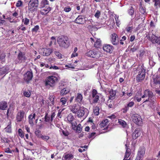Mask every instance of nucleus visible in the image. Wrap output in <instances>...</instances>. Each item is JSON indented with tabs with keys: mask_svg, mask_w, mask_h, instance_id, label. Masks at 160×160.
<instances>
[{
	"mask_svg": "<svg viewBox=\"0 0 160 160\" xmlns=\"http://www.w3.org/2000/svg\"><path fill=\"white\" fill-rule=\"evenodd\" d=\"M59 78L58 76L51 75L48 76L44 81L45 86L48 88H53L59 80Z\"/></svg>",
	"mask_w": 160,
	"mask_h": 160,
	"instance_id": "obj_1",
	"label": "nucleus"
},
{
	"mask_svg": "<svg viewBox=\"0 0 160 160\" xmlns=\"http://www.w3.org/2000/svg\"><path fill=\"white\" fill-rule=\"evenodd\" d=\"M57 42L60 47L65 48H68L70 45V42L68 37L64 35L59 37L57 39Z\"/></svg>",
	"mask_w": 160,
	"mask_h": 160,
	"instance_id": "obj_2",
	"label": "nucleus"
},
{
	"mask_svg": "<svg viewBox=\"0 0 160 160\" xmlns=\"http://www.w3.org/2000/svg\"><path fill=\"white\" fill-rule=\"evenodd\" d=\"M38 3V0H30L28 4V10L32 12L37 11Z\"/></svg>",
	"mask_w": 160,
	"mask_h": 160,
	"instance_id": "obj_3",
	"label": "nucleus"
},
{
	"mask_svg": "<svg viewBox=\"0 0 160 160\" xmlns=\"http://www.w3.org/2000/svg\"><path fill=\"white\" fill-rule=\"evenodd\" d=\"M132 121L136 125L139 126H142L143 119L140 115L137 113L134 114L132 115Z\"/></svg>",
	"mask_w": 160,
	"mask_h": 160,
	"instance_id": "obj_4",
	"label": "nucleus"
},
{
	"mask_svg": "<svg viewBox=\"0 0 160 160\" xmlns=\"http://www.w3.org/2000/svg\"><path fill=\"white\" fill-rule=\"evenodd\" d=\"M85 55L88 57L96 58H98L100 56V53L98 51L95 49L87 52Z\"/></svg>",
	"mask_w": 160,
	"mask_h": 160,
	"instance_id": "obj_5",
	"label": "nucleus"
},
{
	"mask_svg": "<svg viewBox=\"0 0 160 160\" xmlns=\"http://www.w3.org/2000/svg\"><path fill=\"white\" fill-rule=\"evenodd\" d=\"M146 97H148V99L145 101V102L149 101V100H152L154 98V95L152 92L149 89H146L143 92V95L141 98H144Z\"/></svg>",
	"mask_w": 160,
	"mask_h": 160,
	"instance_id": "obj_6",
	"label": "nucleus"
},
{
	"mask_svg": "<svg viewBox=\"0 0 160 160\" xmlns=\"http://www.w3.org/2000/svg\"><path fill=\"white\" fill-rule=\"evenodd\" d=\"M27 59L25 53L24 52L20 51L18 54L16 61L18 63H23L25 62Z\"/></svg>",
	"mask_w": 160,
	"mask_h": 160,
	"instance_id": "obj_7",
	"label": "nucleus"
},
{
	"mask_svg": "<svg viewBox=\"0 0 160 160\" xmlns=\"http://www.w3.org/2000/svg\"><path fill=\"white\" fill-rule=\"evenodd\" d=\"M110 40L111 43L113 45H118L119 41L118 36L116 33H113L110 35Z\"/></svg>",
	"mask_w": 160,
	"mask_h": 160,
	"instance_id": "obj_8",
	"label": "nucleus"
},
{
	"mask_svg": "<svg viewBox=\"0 0 160 160\" xmlns=\"http://www.w3.org/2000/svg\"><path fill=\"white\" fill-rule=\"evenodd\" d=\"M145 73L146 70L144 68L142 67L136 77V80L137 82H141L144 79L145 77Z\"/></svg>",
	"mask_w": 160,
	"mask_h": 160,
	"instance_id": "obj_9",
	"label": "nucleus"
},
{
	"mask_svg": "<svg viewBox=\"0 0 160 160\" xmlns=\"http://www.w3.org/2000/svg\"><path fill=\"white\" fill-rule=\"evenodd\" d=\"M25 112L22 110H20L16 115V119L17 122H19L23 120Z\"/></svg>",
	"mask_w": 160,
	"mask_h": 160,
	"instance_id": "obj_10",
	"label": "nucleus"
},
{
	"mask_svg": "<svg viewBox=\"0 0 160 160\" xmlns=\"http://www.w3.org/2000/svg\"><path fill=\"white\" fill-rule=\"evenodd\" d=\"M33 77V74L32 72L28 71L26 73L24 74V80L27 83H28Z\"/></svg>",
	"mask_w": 160,
	"mask_h": 160,
	"instance_id": "obj_11",
	"label": "nucleus"
},
{
	"mask_svg": "<svg viewBox=\"0 0 160 160\" xmlns=\"http://www.w3.org/2000/svg\"><path fill=\"white\" fill-rule=\"evenodd\" d=\"M39 51L40 52L41 54L43 56H48L52 52V50L50 48H42L40 49Z\"/></svg>",
	"mask_w": 160,
	"mask_h": 160,
	"instance_id": "obj_12",
	"label": "nucleus"
},
{
	"mask_svg": "<svg viewBox=\"0 0 160 160\" xmlns=\"http://www.w3.org/2000/svg\"><path fill=\"white\" fill-rule=\"evenodd\" d=\"M153 81L150 83L151 87L153 88L155 87L157 85L160 84V78L158 75L153 78Z\"/></svg>",
	"mask_w": 160,
	"mask_h": 160,
	"instance_id": "obj_13",
	"label": "nucleus"
},
{
	"mask_svg": "<svg viewBox=\"0 0 160 160\" xmlns=\"http://www.w3.org/2000/svg\"><path fill=\"white\" fill-rule=\"evenodd\" d=\"M158 37L157 36L155 35L152 34L151 36L149 34H146V38H147L153 44H155Z\"/></svg>",
	"mask_w": 160,
	"mask_h": 160,
	"instance_id": "obj_14",
	"label": "nucleus"
},
{
	"mask_svg": "<svg viewBox=\"0 0 160 160\" xmlns=\"http://www.w3.org/2000/svg\"><path fill=\"white\" fill-rule=\"evenodd\" d=\"M103 49L106 52L111 53L112 52L114 47L110 44H105L103 46Z\"/></svg>",
	"mask_w": 160,
	"mask_h": 160,
	"instance_id": "obj_15",
	"label": "nucleus"
},
{
	"mask_svg": "<svg viewBox=\"0 0 160 160\" xmlns=\"http://www.w3.org/2000/svg\"><path fill=\"white\" fill-rule=\"evenodd\" d=\"M75 22L79 24H83L85 22L84 16L81 15H78L75 20Z\"/></svg>",
	"mask_w": 160,
	"mask_h": 160,
	"instance_id": "obj_16",
	"label": "nucleus"
},
{
	"mask_svg": "<svg viewBox=\"0 0 160 160\" xmlns=\"http://www.w3.org/2000/svg\"><path fill=\"white\" fill-rule=\"evenodd\" d=\"M141 133V131L139 128H137L134 130L132 134L133 139H136L140 136Z\"/></svg>",
	"mask_w": 160,
	"mask_h": 160,
	"instance_id": "obj_17",
	"label": "nucleus"
},
{
	"mask_svg": "<svg viewBox=\"0 0 160 160\" xmlns=\"http://www.w3.org/2000/svg\"><path fill=\"white\" fill-rule=\"evenodd\" d=\"M75 118L74 116L71 114H69L68 115L67 117V120L68 122L71 124L72 126H74L75 127H76V125H77V122H73L72 121L74 120Z\"/></svg>",
	"mask_w": 160,
	"mask_h": 160,
	"instance_id": "obj_18",
	"label": "nucleus"
},
{
	"mask_svg": "<svg viewBox=\"0 0 160 160\" xmlns=\"http://www.w3.org/2000/svg\"><path fill=\"white\" fill-rule=\"evenodd\" d=\"M87 109L83 107L80 108L77 112V116L78 117H81L83 116L85 112H87Z\"/></svg>",
	"mask_w": 160,
	"mask_h": 160,
	"instance_id": "obj_19",
	"label": "nucleus"
},
{
	"mask_svg": "<svg viewBox=\"0 0 160 160\" xmlns=\"http://www.w3.org/2000/svg\"><path fill=\"white\" fill-rule=\"evenodd\" d=\"M40 9V13L43 15H46L51 10V8L48 6H46L44 8Z\"/></svg>",
	"mask_w": 160,
	"mask_h": 160,
	"instance_id": "obj_20",
	"label": "nucleus"
},
{
	"mask_svg": "<svg viewBox=\"0 0 160 160\" xmlns=\"http://www.w3.org/2000/svg\"><path fill=\"white\" fill-rule=\"evenodd\" d=\"M69 109L73 113H76L78 110L79 107L76 104H74L69 106Z\"/></svg>",
	"mask_w": 160,
	"mask_h": 160,
	"instance_id": "obj_21",
	"label": "nucleus"
},
{
	"mask_svg": "<svg viewBox=\"0 0 160 160\" xmlns=\"http://www.w3.org/2000/svg\"><path fill=\"white\" fill-rule=\"evenodd\" d=\"M126 146V148L127 149L126 152L125 153L124 158L123 160H130V158H129L130 155L131 154L130 152V149L127 148V145H125Z\"/></svg>",
	"mask_w": 160,
	"mask_h": 160,
	"instance_id": "obj_22",
	"label": "nucleus"
},
{
	"mask_svg": "<svg viewBox=\"0 0 160 160\" xmlns=\"http://www.w3.org/2000/svg\"><path fill=\"white\" fill-rule=\"evenodd\" d=\"M36 116L35 113H33V115L30 114L28 116V122L29 124L31 126H33L34 124V121L35 120V117Z\"/></svg>",
	"mask_w": 160,
	"mask_h": 160,
	"instance_id": "obj_23",
	"label": "nucleus"
},
{
	"mask_svg": "<svg viewBox=\"0 0 160 160\" xmlns=\"http://www.w3.org/2000/svg\"><path fill=\"white\" fill-rule=\"evenodd\" d=\"M8 104L5 101H2L0 102V110H6L8 108Z\"/></svg>",
	"mask_w": 160,
	"mask_h": 160,
	"instance_id": "obj_24",
	"label": "nucleus"
},
{
	"mask_svg": "<svg viewBox=\"0 0 160 160\" xmlns=\"http://www.w3.org/2000/svg\"><path fill=\"white\" fill-rule=\"evenodd\" d=\"M109 99L108 100V102L109 100H113L115 98V96L116 95V93L115 91L112 89H111L109 91Z\"/></svg>",
	"mask_w": 160,
	"mask_h": 160,
	"instance_id": "obj_25",
	"label": "nucleus"
},
{
	"mask_svg": "<svg viewBox=\"0 0 160 160\" xmlns=\"http://www.w3.org/2000/svg\"><path fill=\"white\" fill-rule=\"evenodd\" d=\"M83 97L82 95L80 93H78L75 100L81 104L82 102Z\"/></svg>",
	"mask_w": 160,
	"mask_h": 160,
	"instance_id": "obj_26",
	"label": "nucleus"
},
{
	"mask_svg": "<svg viewBox=\"0 0 160 160\" xmlns=\"http://www.w3.org/2000/svg\"><path fill=\"white\" fill-rule=\"evenodd\" d=\"M145 148L144 147H140L139 148L137 154L143 157L145 154Z\"/></svg>",
	"mask_w": 160,
	"mask_h": 160,
	"instance_id": "obj_27",
	"label": "nucleus"
},
{
	"mask_svg": "<svg viewBox=\"0 0 160 160\" xmlns=\"http://www.w3.org/2000/svg\"><path fill=\"white\" fill-rule=\"evenodd\" d=\"M70 89L69 88H65L62 89L60 92L61 96H64L68 93L70 91Z\"/></svg>",
	"mask_w": 160,
	"mask_h": 160,
	"instance_id": "obj_28",
	"label": "nucleus"
},
{
	"mask_svg": "<svg viewBox=\"0 0 160 160\" xmlns=\"http://www.w3.org/2000/svg\"><path fill=\"white\" fill-rule=\"evenodd\" d=\"M73 158V156L72 154H67L63 156L62 159L63 160H69Z\"/></svg>",
	"mask_w": 160,
	"mask_h": 160,
	"instance_id": "obj_29",
	"label": "nucleus"
},
{
	"mask_svg": "<svg viewBox=\"0 0 160 160\" xmlns=\"http://www.w3.org/2000/svg\"><path fill=\"white\" fill-rule=\"evenodd\" d=\"M49 4V2L48 0H42L40 3V8H44L47 5Z\"/></svg>",
	"mask_w": 160,
	"mask_h": 160,
	"instance_id": "obj_30",
	"label": "nucleus"
},
{
	"mask_svg": "<svg viewBox=\"0 0 160 160\" xmlns=\"http://www.w3.org/2000/svg\"><path fill=\"white\" fill-rule=\"evenodd\" d=\"M73 129L75 130L78 133H80L82 131V127L81 124H79L77 127H73Z\"/></svg>",
	"mask_w": 160,
	"mask_h": 160,
	"instance_id": "obj_31",
	"label": "nucleus"
},
{
	"mask_svg": "<svg viewBox=\"0 0 160 160\" xmlns=\"http://www.w3.org/2000/svg\"><path fill=\"white\" fill-rule=\"evenodd\" d=\"M8 71V69L6 67H3L0 68V75H2L4 74L7 73Z\"/></svg>",
	"mask_w": 160,
	"mask_h": 160,
	"instance_id": "obj_32",
	"label": "nucleus"
},
{
	"mask_svg": "<svg viewBox=\"0 0 160 160\" xmlns=\"http://www.w3.org/2000/svg\"><path fill=\"white\" fill-rule=\"evenodd\" d=\"M101 46V41L100 39H97L94 44L95 47L97 48H100Z\"/></svg>",
	"mask_w": 160,
	"mask_h": 160,
	"instance_id": "obj_33",
	"label": "nucleus"
},
{
	"mask_svg": "<svg viewBox=\"0 0 160 160\" xmlns=\"http://www.w3.org/2000/svg\"><path fill=\"white\" fill-rule=\"evenodd\" d=\"M87 28L90 31H92L93 30H96L98 29L96 27V26L92 24L89 25L87 27Z\"/></svg>",
	"mask_w": 160,
	"mask_h": 160,
	"instance_id": "obj_34",
	"label": "nucleus"
},
{
	"mask_svg": "<svg viewBox=\"0 0 160 160\" xmlns=\"http://www.w3.org/2000/svg\"><path fill=\"white\" fill-rule=\"evenodd\" d=\"M108 123V119H106L103 120L100 124V127H104L107 126Z\"/></svg>",
	"mask_w": 160,
	"mask_h": 160,
	"instance_id": "obj_35",
	"label": "nucleus"
},
{
	"mask_svg": "<svg viewBox=\"0 0 160 160\" xmlns=\"http://www.w3.org/2000/svg\"><path fill=\"white\" fill-rule=\"evenodd\" d=\"M100 108L98 106L94 107L93 108V113L96 116L98 115L99 114Z\"/></svg>",
	"mask_w": 160,
	"mask_h": 160,
	"instance_id": "obj_36",
	"label": "nucleus"
},
{
	"mask_svg": "<svg viewBox=\"0 0 160 160\" xmlns=\"http://www.w3.org/2000/svg\"><path fill=\"white\" fill-rule=\"evenodd\" d=\"M139 12L143 14H144L145 13L146 14V12L145 8H144L141 4L140 5L139 7Z\"/></svg>",
	"mask_w": 160,
	"mask_h": 160,
	"instance_id": "obj_37",
	"label": "nucleus"
},
{
	"mask_svg": "<svg viewBox=\"0 0 160 160\" xmlns=\"http://www.w3.org/2000/svg\"><path fill=\"white\" fill-rule=\"evenodd\" d=\"M18 135L20 137L22 138H24V133L21 129L19 128L18 130Z\"/></svg>",
	"mask_w": 160,
	"mask_h": 160,
	"instance_id": "obj_38",
	"label": "nucleus"
},
{
	"mask_svg": "<svg viewBox=\"0 0 160 160\" xmlns=\"http://www.w3.org/2000/svg\"><path fill=\"white\" fill-rule=\"evenodd\" d=\"M118 123L123 128L125 127L127 125L126 122L125 121L122 119L118 120Z\"/></svg>",
	"mask_w": 160,
	"mask_h": 160,
	"instance_id": "obj_39",
	"label": "nucleus"
},
{
	"mask_svg": "<svg viewBox=\"0 0 160 160\" xmlns=\"http://www.w3.org/2000/svg\"><path fill=\"white\" fill-rule=\"evenodd\" d=\"M22 22L25 25H27L29 23V19L27 18H22Z\"/></svg>",
	"mask_w": 160,
	"mask_h": 160,
	"instance_id": "obj_40",
	"label": "nucleus"
},
{
	"mask_svg": "<svg viewBox=\"0 0 160 160\" xmlns=\"http://www.w3.org/2000/svg\"><path fill=\"white\" fill-rule=\"evenodd\" d=\"M50 117L48 113H46L44 117V121L46 122H48L50 120Z\"/></svg>",
	"mask_w": 160,
	"mask_h": 160,
	"instance_id": "obj_41",
	"label": "nucleus"
},
{
	"mask_svg": "<svg viewBox=\"0 0 160 160\" xmlns=\"http://www.w3.org/2000/svg\"><path fill=\"white\" fill-rule=\"evenodd\" d=\"M49 100L50 101V102H48V105H54V98L53 96H50L49 97Z\"/></svg>",
	"mask_w": 160,
	"mask_h": 160,
	"instance_id": "obj_42",
	"label": "nucleus"
},
{
	"mask_svg": "<svg viewBox=\"0 0 160 160\" xmlns=\"http://www.w3.org/2000/svg\"><path fill=\"white\" fill-rule=\"evenodd\" d=\"M67 101V99L65 98H62L60 100V102L62 103V105H63L64 106L67 105H65Z\"/></svg>",
	"mask_w": 160,
	"mask_h": 160,
	"instance_id": "obj_43",
	"label": "nucleus"
},
{
	"mask_svg": "<svg viewBox=\"0 0 160 160\" xmlns=\"http://www.w3.org/2000/svg\"><path fill=\"white\" fill-rule=\"evenodd\" d=\"M41 132L39 129H37L35 132V134L38 138H40L42 134L41 133Z\"/></svg>",
	"mask_w": 160,
	"mask_h": 160,
	"instance_id": "obj_44",
	"label": "nucleus"
},
{
	"mask_svg": "<svg viewBox=\"0 0 160 160\" xmlns=\"http://www.w3.org/2000/svg\"><path fill=\"white\" fill-rule=\"evenodd\" d=\"M114 17L115 19L117 25L118 27H119L120 24V21L119 19V17L118 16L115 15Z\"/></svg>",
	"mask_w": 160,
	"mask_h": 160,
	"instance_id": "obj_45",
	"label": "nucleus"
},
{
	"mask_svg": "<svg viewBox=\"0 0 160 160\" xmlns=\"http://www.w3.org/2000/svg\"><path fill=\"white\" fill-rule=\"evenodd\" d=\"M153 2H154V6L157 8L158 6L160 7V0H154Z\"/></svg>",
	"mask_w": 160,
	"mask_h": 160,
	"instance_id": "obj_46",
	"label": "nucleus"
},
{
	"mask_svg": "<svg viewBox=\"0 0 160 160\" xmlns=\"http://www.w3.org/2000/svg\"><path fill=\"white\" fill-rule=\"evenodd\" d=\"M23 93L25 96L28 98L30 97L31 92L30 91H24Z\"/></svg>",
	"mask_w": 160,
	"mask_h": 160,
	"instance_id": "obj_47",
	"label": "nucleus"
},
{
	"mask_svg": "<svg viewBox=\"0 0 160 160\" xmlns=\"http://www.w3.org/2000/svg\"><path fill=\"white\" fill-rule=\"evenodd\" d=\"M40 138H41L42 140L44 141H47L49 139V137L48 136L43 135H42Z\"/></svg>",
	"mask_w": 160,
	"mask_h": 160,
	"instance_id": "obj_48",
	"label": "nucleus"
},
{
	"mask_svg": "<svg viewBox=\"0 0 160 160\" xmlns=\"http://www.w3.org/2000/svg\"><path fill=\"white\" fill-rule=\"evenodd\" d=\"M39 29V27L38 25H37L35 26L34 27L32 28V32H37L38 30Z\"/></svg>",
	"mask_w": 160,
	"mask_h": 160,
	"instance_id": "obj_49",
	"label": "nucleus"
},
{
	"mask_svg": "<svg viewBox=\"0 0 160 160\" xmlns=\"http://www.w3.org/2000/svg\"><path fill=\"white\" fill-rule=\"evenodd\" d=\"M11 121L9 122L8 123V125L7 127L6 128V129L7 130H8L7 132H11Z\"/></svg>",
	"mask_w": 160,
	"mask_h": 160,
	"instance_id": "obj_50",
	"label": "nucleus"
},
{
	"mask_svg": "<svg viewBox=\"0 0 160 160\" xmlns=\"http://www.w3.org/2000/svg\"><path fill=\"white\" fill-rule=\"evenodd\" d=\"M134 12V9L132 7H131L130 9L128 11V13L130 15L132 16L133 15Z\"/></svg>",
	"mask_w": 160,
	"mask_h": 160,
	"instance_id": "obj_51",
	"label": "nucleus"
},
{
	"mask_svg": "<svg viewBox=\"0 0 160 160\" xmlns=\"http://www.w3.org/2000/svg\"><path fill=\"white\" fill-rule=\"evenodd\" d=\"M23 2L21 0H18L17 2L16 6L17 7H19L22 6Z\"/></svg>",
	"mask_w": 160,
	"mask_h": 160,
	"instance_id": "obj_52",
	"label": "nucleus"
},
{
	"mask_svg": "<svg viewBox=\"0 0 160 160\" xmlns=\"http://www.w3.org/2000/svg\"><path fill=\"white\" fill-rule=\"evenodd\" d=\"M93 98L94 99L93 101V103H96L98 102L99 100V96L98 95H97Z\"/></svg>",
	"mask_w": 160,
	"mask_h": 160,
	"instance_id": "obj_53",
	"label": "nucleus"
},
{
	"mask_svg": "<svg viewBox=\"0 0 160 160\" xmlns=\"http://www.w3.org/2000/svg\"><path fill=\"white\" fill-rule=\"evenodd\" d=\"M133 29V28L132 26H128L126 28V31L128 32H131Z\"/></svg>",
	"mask_w": 160,
	"mask_h": 160,
	"instance_id": "obj_54",
	"label": "nucleus"
},
{
	"mask_svg": "<svg viewBox=\"0 0 160 160\" xmlns=\"http://www.w3.org/2000/svg\"><path fill=\"white\" fill-rule=\"evenodd\" d=\"M17 29L18 30L19 29H21V30L23 31H25L26 30V27L24 26L22 24L21 25L18 27Z\"/></svg>",
	"mask_w": 160,
	"mask_h": 160,
	"instance_id": "obj_55",
	"label": "nucleus"
},
{
	"mask_svg": "<svg viewBox=\"0 0 160 160\" xmlns=\"http://www.w3.org/2000/svg\"><path fill=\"white\" fill-rule=\"evenodd\" d=\"M14 152V150H10L9 148H6L5 149V152L7 153H12V152Z\"/></svg>",
	"mask_w": 160,
	"mask_h": 160,
	"instance_id": "obj_56",
	"label": "nucleus"
},
{
	"mask_svg": "<svg viewBox=\"0 0 160 160\" xmlns=\"http://www.w3.org/2000/svg\"><path fill=\"white\" fill-rule=\"evenodd\" d=\"M134 102L132 101H131L129 102L128 104H127V105L126 106L128 108H129L132 107L134 106Z\"/></svg>",
	"mask_w": 160,
	"mask_h": 160,
	"instance_id": "obj_57",
	"label": "nucleus"
},
{
	"mask_svg": "<svg viewBox=\"0 0 160 160\" xmlns=\"http://www.w3.org/2000/svg\"><path fill=\"white\" fill-rule=\"evenodd\" d=\"M127 38L125 36H123L122 38V39L120 40L119 43L121 45H122L124 44L123 41H125L126 39Z\"/></svg>",
	"mask_w": 160,
	"mask_h": 160,
	"instance_id": "obj_58",
	"label": "nucleus"
},
{
	"mask_svg": "<svg viewBox=\"0 0 160 160\" xmlns=\"http://www.w3.org/2000/svg\"><path fill=\"white\" fill-rule=\"evenodd\" d=\"M97 94V91L96 89H93L92 90V98H94L95 96L98 95Z\"/></svg>",
	"mask_w": 160,
	"mask_h": 160,
	"instance_id": "obj_59",
	"label": "nucleus"
},
{
	"mask_svg": "<svg viewBox=\"0 0 160 160\" xmlns=\"http://www.w3.org/2000/svg\"><path fill=\"white\" fill-rule=\"evenodd\" d=\"M48 62L51 64L52 63H54L55 62V59L53 58H48Z\"/></svg>",
	"mask_w": 160,
	"mask_h": 160,
	"instance_id": "obj_60",
	"label": "nucleus"
},
{
	"mask_svg": "<svg viewBox=\"0 0 160 160\" xmlns=\"http://www.w3.org/2000/svg\"><path fill=\"white\" fill-rule=\"evenodd\" d=\"M61 130L62 134L65 136H68L70 134L69 132L66 130L64 131L62 129Z\"/></svg>",
	"mask_w": 160,
	"mask_h": 160,
	"instance_id": "obj_61",
	"label": "nucleus"
},
{
	"mask_svg": "<svg viewBox=\"0 0 160 160\" xmlns=\"http://www.w3.org/2000/svg\"><path fill=\"white\" fill-rule=\"evenodd\" d=\"M56 55L59 59L62 58V54L56 51L55 52Z\"/></svg>",
	"mask_w": 160,
	"mask_h": 160,
	"instance_id": "obj_62",
	"label": "nucleus"
},
{
	"mask_svg": "<svg viewBox=\"0 0 160 160\" xmlns=\"http://www.w3.org/2000/svg\"><path fill=\"white\" fill-rule=\"evenodd\" d=\"M18 11H15L12 14V16L13 18H18Z\"/></svg>",
	"mask_w": 160,
	"mask_h": 160,
	"instance_id": "obj_63",
	"label": "nucleus"
},
{
	"mask_svg": "<svg viewBox=\"0 0 160 160\" xmlns=\"http://www.w3.org/2000/svg\"><path fill=\"white\" fill-rule=\"evenodd\" d=\"M100 12L99 10H97L94 16L96 18H98L100 17Z\"/></svg>",
	"mask_w": 160,
	"mask_h": 160,
	"instance_id": "obj_64",
	"label": "nucleus"
}]
</instances>
